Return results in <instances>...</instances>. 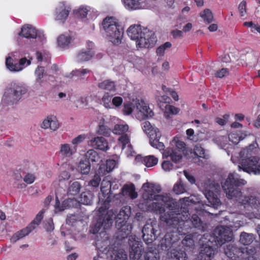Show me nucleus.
<instances>
[{
	"label": "nucleus",
	"instance_id": "f257e3e1",
	"mask_svg": "<svg viewBox=\"0 0 260 260\" xmlns=\"http://www.w3.org/2000/svg\"><path fill=\"white\" fill-rule=\"evenodd\" d=\"M188 211L180 212L179 210H170L160 217L162 222L173 228L170 230L160 240V246L162 249L168 250L171 246H175L180 242V236L185 235L189 233L192 228L201 232H204L208 228L207 224L204 223L198 215L193 214L189 218Z\"/></svg>",
	"mask_w": 260,
	"mask_h": 260
},
{
	"label": "nucleus",
	"instance_id": "f03ea898",
	"mask_svg": "<svg viewBox=\"0 0 260 260\" xmlns=\"http://www.w3.org/2000/svg\"><path fill=\"white\" fill-rule=\"evenodd\" d=\"M247 183L246 180L240 178L237 173H230L222 183V188L229 199L239 198L238 206L247 210L254 209V212L260 218V200L253 196H242V188Z\"/></svg>",
	"mask_w": 260,
	"mask_h": 260
},
{
	"label": "nucleus",
	"instance_id": "7ed1b4c3",
	"mask_svg": "<svg viewBox=\"0 0 260 260\" xmlns=\"http://www.w3.org/2000/svg\"><path fill=\"white\" fill-rule=\"evenodd\" d=\"M131 213V208L127 206L123 207L118 213L113 209L108 210L105 214L100 217L92 233H99L102 228L104 230L109 229L115 220V226L118 230L117 238L120 240L124 239L131 234L132 226L127 223Z\"/></svg>",
	"mask_w": 260,
	"mask_h": 260
},
{
	"label": "nucleus",
	"instance_id": "20e7f679",
	"mask_svg": "<svg viewBox=\"0 0 260 260\" xmlns=\"http://www.w3.org/2000/svg\"><path fill=\"white\" fill-rule=\"evenodd\" d=\"M106 36L114 44L121 43L123 35V28L117 19L113 17H107L102 22Z\"/></svg>",
	"mask_w": 260,
	"mask_h": 260
},
{
	"label": "nucleus",
	"instance_id": "39448f33",
	"mask_svg": "<svg viewBox=\"0 0 260 260\" xmlns=\"http://www.w3.org/2000/svg\"><path fill=\"white\" fill-rule=\"evenodd\" d=\"M224 250L230 260H246L249 256H254V250L249 249L247 247H238L233 244L226 245Z\"/></svg>",
	"mask_w": 260,
	"mask_h": 260
},
{
	"label": "nucleus",
	"instance_id": "423d86ee",
	"mask_svg": "<svg viewBox=\"0 0 260 260\" xmlns=\"http://www.w3.org/2000/svg\"><path fill=\"white\" fill-rule=\"evenodd\" d=\"M26 91V88L20 83L12 82L7 88L4 94L5 99L11 104H16Z\"/></svg>",
	"mask_w": 260,
	"mask_h": 260
},
{
	"label": "nucleus",
	"instance_id": "0eeeda50",
	"mask_svg": "<svg viewBox=\"0 0 260 260\" xmlns=\"http://www.w3.org/2000/svg\"><path fill=\"white\" fill-rule=\"evenodd\" d=\"M144 192L143 194V198L147 200L156 201H162L167 202L168 198L167 196L158 194L161 191L160 186L152 183L147 182L143 185Z\"/></svg>",
	"mask_w": 260,
	"mask_h": 260
},
{
	"label": "nucleus",
	"instance_id": "6e6552de",
	"mask_svg": "<svg viewBox=\"0 0 260 260\" xmlns=\"http://www.w3.org/2000/svg\"><path fill=\"white\" fill-rule=\"evenodd\" d=\"M211 238L212 236L210 234H205L199 240V242L202 244L198 255L200 260H211L214 257L215 249L212 246L209 244V242H212Z\"/></svg>",
	"mask_w": 260,
	"mask_h": 260
},
{
	"label": "nucleus",
	"instance_id": "1a4fd4ad",
	"mask_svg": "<svg viewBox=\"0 0 260 260\" xmlns=\"http://www.w3.org/2000/svg\"><path fill=\"white\" fill-rule=\"evenodd\" d=\"M213 241H215L218 244L222 245L226 242L232 241L233 233L230 229L227 226H218L213 231Z\"/></svg>",
	"mask_w": 260,
	"mask_h": 260
},
{
	"label": "nucleus",
	"instance_id": "9d476101",
	"mask_svg": "<svg viewBox=\"0 0 260 260\" xmlns=\"http://www.w3.org/2000/svg\"><path fill=\"white\" fill-rule=\"evenodd\" d=\"M259 158L257 156H251L242 160L240 165L238 166L239 170H242L248 173H253L255 175L260 174V164Z\"/></svg>",
	"mask_w": 260,
	"mask_h": 260
},
{
	"label": "nucleus",
	"instance_id": "9b49d317",
	"mask_svg": "<svg viewBox=\"0 0 260 260\" xmlns=\"http://www.w3.org/2000/svg\"><path fill=\"white\" fill-rule=\"evenodd\" d=\"M137 43L139 48H148L152 47L156 42V37L153 31L147 28L143 27Z\"/></svg>",
	"mask_w": 260,
	"mask_h": 260
},
{
	"label": "nucleus",
	"instance_id": "f8f14e48",
	"mask_svg": "<svg viewBox=\"0 0 260 260\" xmlns=\"http://www.w3.org/2000/svg\"><path fill=\"white\" fill-rule=\"evenodd\" d=\"M219 192V186L213 182H210L205 189V195L207 199L214 208H217L221 205L220 199L218 198Z\"/></svg>",
	"mask_w": 260,
	"mask_h": 260
},
{
	"label": "nucleus",
	"instance_id": "ddd939ff",
	"mask_svg": "<svg viewBox=\"0 0 260 260\" xmlns=\"http://www.w3.org/2000/svg\"><path fill=\"white\" fill-rule=\"evenodd\" d=\"M158 228L157 225L155 222L146 223L144 225L142 229L143 239L147 244L152 243L156 239L160 232L157 230Z\"/></svg>",
	"mask_w": 260,
	"mask_h": 260
},
{
	"label": "nucleus",
	"instance_id": "4468645a",
	"mask_svg": "<svg viewBox=\"0 0 260 260\" xmlns=\"http://www.w3.org/2000/svg\"><path fill=\"white\" fill-rule=\"evenodd\" d=\"M112 199L110 187L102 186L99 194V202L102 204V206L98 210L99 213H103L109 208Z\"/></svg>",
	"mask_w": 260,
	"mask_h": 260
},
{
	"label": "nucleus",
	"instance_id": "2eb2a0df",
	"mask_svg": "<svg viewBox=\"0 0 260 260\" xmlns=\"http://www.w3.org/2000/svg\"><path fill=\"white\" fill-rule=\"evenodd\" d=\"M112 199L110 187L102 186L99 194V202L102 204V206L98 210L99 213H103L109 208Z\"/></svg>",
	"mask_w": 260,
	"mask_h": 260
},
{
	"label": "nucleus",
	"instance_id": "dca6fc26",
	"mask_svg": "<svg viewBox=\"0 0 260 260\" xmlns=\"http://www.w3.org/2000/svg\"><path fill=\"white\" fill-rule=\"evenodd\" d=\"M31 63L30 59H27L26 57H22L19 59L18 63H14L13 60L11 57L6 58V65L7 68L11 71L18 72L22 70L25 67L29 65Z\"/></svg>",
	"mask_w": 260,
	"mask_h": 260
},
{
	"label": "nucleus",
	"instance_id": "f3484780",
	"mask_svg": "<svg viewBox=\"0 0 260 260\" xmlns=\"http://www.w3.org/2000/svg\"><path fill=\"white\" fill-rule=\"evenodd\" d=\"M128 244L130 246V259L131 260H142L141 257L143 248L141 242L135 239L133 240L129 239Z\"/></svg>",
	"mask_w": 260,
	"mask_h": 260
},
{
	"label": "nucleus",
	"instance_id": "a211bd4d",
	"mask_svg": "<svg viewBox=\"0 0 260 260\" xmlns=\"http://www.w3.org/2000/svg\"><path fill=\"white\" fill-rule=\"evenodd\" d=\"M180 243H177V245H176L175 246H171L168 250L162 249L160 246V243H159V246L160 249L162 250L167 251V254L170 256L174 260H186L187 257L184 250L178 247L180 246Z\"/></svg>",
	"mask_w": 260,
	"mask_h": 260
},
{
	"label": "nucleus",
	"instance_id": "6ab92c4d",
	"mask_svg": "<svg viewBox=\"0 0 260 260\" xmlns=\"http://www.w3.org/2000/svg\"><path fill=\"white\" fill-rule=\"evenodd\" d=\"M19 35L27 39H36L41 37V34L38 33L36 28L30 24L23 25Z\"/></svg>",
	"mask_w": 260,
	"mask_h": 260
},
{
	"label": "nucleus",
	"instance_id": "aec40b11",
	"mask_svg": "<svg viewBox=\"0 0 260 260\" xmlns=\"http://www.w3.org/2000/svg\"><path fill=\"white\" fill-rule=\"evenodd\" d=\"M167 202L162 201H157V202H152L149 204L147 207V210L152 212L156 214H159L160 220L162 221L160 217L167 212H165V206Z\"/></svg>",
	"mask_w": 260,
	"mask_h": 260
},
{
	"label": "nucleus",
	"instance_id": "412c9836",
	"mask_svg": "<svg viewBox=\"0 0 260 260\" xmlns=\"http://www.w3.org/2000/svg\"><path fill=\"white\" fill-rule=\"evenodd\" d=\"M89 144L93 148L103 151H106L109 149L107 141L102 137H96L92 139Z\"/></svg>",
	"mask_w": 260,
	"mask_h": 260
},
{
	"label": "nucleus",
	"instance_id": "4be33fe9",
	"mask_svg": "<svg viewBox=\"0 0 260 260\" xmlns=\"http://www.w3.org/2000/svg\"><path fill=\"white\" fill-rule=\"evenodd\" d=\"M71 9L69 7H67L63 4H62L59 8H56L55 11V19L60 20L62 22H64L67 19Z\"/></svg>",
	"mask_w": 260,
	"mask_h": 260
},
{
	"label": "nucleus",
	"instance_id": "5701e85b",
	"mask_svg": "<svg viewBox=\"0 0 260 260\" xmlns=\"http://www.w3.org/2000/svg\"><path fill=\"white\" fill-rule=\"evenodd\" d=\"M41 127L45 129L50 128L53 131H56L59 127V123L55 116H48L43 121Z\"/></svg>",
	"mask_w": 260,
	"mask_h": 260
},
{
	"label": "nucleus",
	"instance_id": "b1692460",
	"mask_svg": "<svg viewBox=\"0 0 260 260\" xmlns=\"http://www.w3.org/2000/svg\"><path fill=\"white\" fill-rule=\"evenodd\" d=\"M142 28L140 25H132L128 28L127 34L132 40L136 41V44H137L140 36V34L142 32Z\"/></svg>",
	"mask_w": 260,
	"mask_h": 260
},
{
	"label": "nucleus",
	"instance_id": "393cba45",
	"mask_svg": "<svg viewBox=\"0 0 260 260\" xmlns=\"http://www.w3.org/2000/svg\"><path fill=\"white\" fill-rule=\"evenodd\" d=\"M121 193L123 196H129L132 199H135L138 197L135 186L133 183L124 184L121 188Z\"/></svg>",
	"mask_w": 260,
	"mask_h": 260
},
{
	"label": "nucleus",
	"instance_id": "a878e982",
	"mask_svg": "<svg viewBox=\"0 0 260 260\" xmlns=\"http://www.w3.org/2000/svg\"><path fill=\"white\" fill-rule=\"evenodd\" d=\"M142 127L144 132L148 135L150 139L154 138V136L160 132L158 129L153 126L148 121H145L142 123Z\"/></svg>",
	"mask_w": 260,
	"mask_h": 260
},
{
	"label": "nucleus",
	"instance_id": "bb28decb",
	"mask_svg": "<svg viewBox=\"0 0 260 260\" xmlns=\"http://www.w3.org/2000/svg\"><path fill=\"white\" fill-rule=\"evenodd\" d=\"M166 157H170L174 162H177L182 158L181 151L177 149H168L165 151Z\"/></svg>",
	"mask_w": 260,
	"mask_h": 260
},
{
	"label": "nucleus",
	"instance_id": "cd10ccee",
	"mask_svg": "<svg viewBox=\"0 0 260 260\" xmlns=\"http://www.w3.org/2000/svg\"><path fill=\"white\" fill-rule=\"evenodd\" d=\"M35 229L34 226H31V225L29 224L26 228L23 229L17 232L12 237L11 240L13 242H16L20 239L28 235L32 231Z\"/></svg>",
	"mask_w": 260,
	"mask_h": 260
},
{
	"label": "nucleus",
	"instance_id": "c85d7f7f",
	"mask_svg": "<svg viewBox=\"0 0 260 260\" xmlns=\"http://www.w3.org/2000/svg\"><path fill=\"white\" fill-rule=\"evenodd\" d=\"M94 54V52L91 49H83L77 54V59L80 62L86 61L90 60Z\"/></svg>",
	"mask_w": 260,
	"mask_h": 260
},
{
	"label": "nucleus",
	"instance_id": "c756f323",
	"mask_svg": "<svg viewBox=\"0 0 260 260\" xmlns=\"http://www.w3.org/2000/svg\"><path fill=\"white\" fill-rule=\"evenodd\" d=\"M98 87L102 90H108L109 91H115V83L111 80H105L98 83Z\"/></svg>",
	"mask_w": 260,
	"mask_h": 260
},
{
	"label": "nucleus",
	"instance_id": "7c9ffc66",
	"mask_svg": "<svg viewBox=\"0 0 260 260\" xmlns=\"http://www.w3.org/2000/svg\"><path fill=\"white\" fill-rule=\"evenodd\" d=\"M181 243L184 247V250H191L193 249L194 243L193 240V235L192 234L186 235L184 238L182 240Z\"/></svg>",
	"mask_w": 260,
	"mask_h": 260
},
{
	"label": "nucleus",
	"instance_id": "2f4dec72",
	"mask_svg": "<svg viewBox=\"0 0 260 260\" xmlns=\"http://www.w3.org/2000/svg\"><path fill=\"white\" fill-rule=\"evenodd\" d=\"M161 137L160 132H157V134L154 136V138L149 139L150 145L154 148H156L160 150H164L165 145L162 142H159Z\"/></svg>",
	"mask_w": 260,
	"mask_h": 260
},
{
	"label": "nucleus",
	"instance_id": "473e14b6",
	"mask_svg": "<svg viewBox=\"0 0 260 260\" xmlns=\"http://www.w3.org/2000/svg\"><path fill=\"white\" fill-rule=\"evenodd\" d=\"M111 132V129L105 124V120L104 119L101 120L99 124L97 133L100 135L109 137L110 135Z\"/></svg>",
	"mask_w": 260,
	"mask_h": 260
},
{
	"label": "nucleus",
	"instance_id": "72a5a7b5",
	"mask_svg": "<svg viewBox=\"0 0 260 260\" xmlns=\"http://www.w3.org/2000/svg\"><path fill=\"white\" fill-rule=\"evenodd\" d=\"M254 239L253 234L242 232L240 235V242L244 245H248L252 243Z\"/></svg>",
	"mask_w": 260,
	"mask_h": 260
},
{
	"label": "nucleus",
	"instance_id": "f704fd0d",
	"mask_svg": "<svg viewBox=\"0 0 260 260\" xmlns=\"http://www.w3.org/2000/svg\"><path fill=\"white\" fill-rule=\"evenodd\" d=\"M144 259L145 260H159V255L156 249L150 248L145 252Z\"/></svg>",
	"mask_w": 260,
	"mask_h": 260
},
{
	"label": "nucleus",
	"instance_id": "c9c22d12",
	"mask_svg": "<svg viewBox=\"0 0 260 260\" xmlns=\"http://www.w3.org/2000/svg\"><path fill=\"white\" fill-rule=\"evenodd\" d=\"M141 0H123L124 5L128 10H136L141 8Z\"/></svg>",
	"mask_w": 260,
	"mask_h": 260
},
{
	"label": "nucleus",
	"instance_id": "e433bc0d",
	"mask_svg": "<svg viewBox=\"0 0 260 260\" xmlns=\"http://www.w3.org/2000/svg\"><path fill=\"white\" fill-rule=\"evenodd\" d=\"M93 198V193L90 191H86L82 192L80 195V202L84 205H90L92 203Z\"/></svg>",
	"mask_w": 260,
	"mask_h": 260
},
{
	"label": "nucleus",
	"instance_id": "4c0bfd02",
	"mask_svg": "<svg viewBox=\"0 0 260 260\" xmlns=\"http://www.w3.org/2000/svg\"><path fill=\"white\" fill-rule=\"evenodd\" d=\"M71 40V37L70 35H60L57 38V44L59 47L64 48L69 46Z\"/></svg>",
	"mask_w": 260,
	"mask_h": 260
},
{
	"label": "nucleus",
	"instance_id": "58836bf2",
	"mask_svg": "<svg viewBox=\"0 0 260 260\" xmlns=\"http://www.w3.org/2000/svg\"><path fill=\"white\" fill-rule=\"evenodd\" d=\"M85 160L91 162H98L100 160L99 154L93 149H90L85 153Z\"/></svg>",
	"mask_w": 260,
	"mask_h": 260
},
{
	"label": "nucleus",
	"instance_id": "ea45409f",
	"mask_svg": "<svg viewBox=\"0 0 260 260\" xmlns=\"http://www.w3.org/2000/svg\"><path fill=\"white\" fill-rule=\"evenodd\" d=\"M119 143L122 145V149L126 148L127 145V149L129 150V152L131 153V149H132V146L130 143V139L127 134H123L121 135L118 139Z\"/></svg>",
	"mask_w": 260,
	"mask_h": 260
},
{
	"label": "nucleus",
	"instance_id": "a19ab883",
	"mask_svg": "<svg viewBox=\"0 0 260 260\" xmlns=\"http://www.w3.org/2000/svg\"><path fill=\"white\" fill-rule=\"evenodd\" d=\"M81 188L80 183L78 181L73 182L69 187L68 192L71 195L76 196L80 192Z\"/></svg>",
	"mask_w": 260,
	"mask_h": 260
},
{
	"label": "nucleus",
	"instance_id": "79ce46f5",
	"mask_svg": "<svg viewBox=\"0 0 260 260\" xmlns=\"http://www.w3.org/2000/svg\"><path fill=\"white\" fill-rule=\"evenodd\" d=\"M75 149H71L68 144H61L60 147V153L64 157H70L74 152Z\"/></svg>",
	"mask_w": 260,
	"mask_h": 260
},
{
	"label": "nucleus",
	"instance_id": "37998d69",
	"mask_svg": "<svg viewBox=\"0 0 260 260\" xmlns=\"http://www.w3.org/2000/svg\"><path fill=\"white\" fill-rule=\"evenodd\" d=\"M91 168L90 162L89 161L84 159L81 160L78 168L83 174H87L90 172Z\"/></svg>",
	"mask_w": 260,
	"mask_h": 260
},
{
	"label": "nucleus",
	"instance_id": "c03bdc74",
	"mask_svg": "<svg viewBox=\"0 0 260 260\" xmlns=\"http://www.w3.org/2000/svg\"><path fill=\"white\" fill-rule=\"evenodd\" d=\"M137 108L139 109L140 112L147 116L152 117L153 115L152 111L150 110L149 106L143 101H141V103L138 104Z\"/></svg>",
	"mask_w": 260,
	"mask_h": 260
},
{
	"label": "nucleus",
	"instance_id": "a18cd8bd",
	"mask_svg": "<svg viewBox=\"0 0 260 260\" xmlns=\"http://www.w3.org/2000/svg\"><path fill=\"white\" fill-rule=\"evenodd\" d=\"M193 153L198 158H208V155L205 154V149L200 144H197L194 146Z\"/></svg>",
	"mask_w": 260,
	"mask_h": 260
},
{
	"label": "nucleus",
	"instance_id": "49530a36",
	"mask_svg": "<svg viewBox=\"0 0 260 260\" xmlns=\"http://www.w3.org/2000/svg\"><path fill=\"white\" fill-rule=\"evenodd\" d=\"M200 16L204 19V21L207 23H211L213 19L212 13L209 9H206L201 12L200 13Z\"/></svg>",
	"mask_w": 260,
	"mask_h": 260
},
{
	"label": "nucleus",
	"instance_id": "de8ad7c7",
	"mask_svg": "<svg viewBox=\"0 0 260 260\" xmlns=\"http://www.w3.org/2000/svg\"><path fill=\"white\" fill-rule=\"evenodd\" d=\"M128 129V126L127 124H116L112 131L113 133L116 135H123Z\"/></svg>",
	"mask_w": 260,
	"mask_h": 260
},
{
	"label": "nucleus",
	"instance_id": "09e8293b",
	"mask_svg": "<svg viewBox=\"0 0 260 260\" xmlns=\"http://www.w3.org/2000/svg\"><path fill=\"white\" fill-rule=\"evenodd\" d=\"M90 72V70L87 69L75 70L72 72L71 74L72 76L77 77L78 79H82L84 78L85 75L89 73Z\"/></svg>",
	"mask_w": 260,
	"mask_h": 260
},
{
	"label": "nucleus",
	"instance_id": "8fccbe9b",
	"mask_svg": "<svg viewBox=\"0 0 260 260\" xmlns=\"http://www.w3.org/2000/svg\"><path fill=\"white\" fill-rule=\"evenodd\" d=\"M113 95L109 92H105L102 98L103 106L106 108H110L112 104V98Z\"/></svg>",
	"mask_w": 260,
	"mask_h": 260
},
{
	"label": "nucleus",
	"instance_id": "3c124183",
	"mask_svg": "<svg viewBox=\"0 0 260 260\" xmlns=\"http://www.w3.org/2000/svg\"><path fill=\"white\" fill-rule=\"evenodd\" d=\"M158 162V159L153 155L145 156L144 165L146 167H152L155 166Z\"/></svg>",
	"mask_w": 260,
	"mask_h": 260
},
{
	"label": "nucleus",
	"instance_id": "603ef678",
	"mask_svg": "<svg viewBox=\"0 0 260 260\" xmlns=\"http://www.w3.org/2000/svg\"><path fill=\"white\" fill-rule=\"evenodd\" d=\"M45 211L44 209L41 210L36 215L35 219L29 224L31 226H34L36 229V226L40 224L43 218V214Z\"/></svg>",
	"mask_w": 260,
	"mask_h": 260
},
{
	"label": "nucleus",
	"instance_id": "864d4df0",
	"mask_svg": "<svg viewBox=\"0 0 260 260\" xmlns=\"http://www.w3.org/2000/svg\"><path fill=\"white\" fill-rule=\"evenodd\" d=\"M101 181V178L99 174H96L94 175L93 178L89 181L88 185L89 186L98 188L99 187Z\"/></svg>",
	"mask_w": 260,
	"mask_h": 260
},
{
	"label": "nucleus",
	"instance_id": "5fc2aeb1",
	"mask_svg": "<svg viewBox=\"0 0 260 260\" xmlns=\"http://www.w3.org/2000/svg\"><path fill=\"white\" fill-rule=\"evenodd\" d=\"M44 72L45 69L43 67L39 66L36 69L35 75L36 76V80L39 84H41L42 82L41 79L43 77Z\"/></svg>",
	"mask_w": 260,
	"mask_h": 260
},
{
	"label": "nucleus",
	"instance_id": "6e6d98bb",
	"mask_svg": "<svg viewBox=\"0 0 260 260\" xmlns=\"http://www.w3.org/2000/svg\"><path fill=\"white\" fill-rule=\"evenodd\" d=\"M229 139L233 144H237L240 141L243 139V138L237 133H231L229 135Z\"/></svg>",
	"mask_w": 260,
	"mask_h": 260
},
{
	"label": "nucleus",
	"instance_id": "4d7b16f0",
	"mask_svg": "<svg viewBox=\"0 0 260 260\" xmlns=\"http://www.w3.org/2000/svg\"><path fill=\"white\" fill-rule=\"evenodd\" d=\"M171 43L169 42H166L163 45H160L156 49L157 54L159 56H162L164 55L165 50L167 48H170L171 47Z\"/></svg>",
	"mask_w": 260,
	"mask_h": 260
},
{
	"label": "nucleus",
	"instance_id": "13d9d810",
	"mask_svg": "<svg viewBox=\"0 0 260 260\" xmlns=\"http://www.w3.org/2000/svg\"><path fill=\"white\" fill-rule=\"evenodd\" d=\"M89 10L87 7H80L75 11L76 15L80 18H84L87 16Z\"/></svg>",
	"mask_w": 260,
	"mask_h": 260
},
{
	"label": "nucleus",
	"instance_id": "bf43d9fd",
	"mask_svg": "<svg viewBox=\"0 0 260 260\" xmlns=\"http://www.w3.org/2000/svg\"><path fill=\"white\" fill-rule=\"evenodd\" d=\"M96 248L102 252H104L106 250L107 241L106 240L101 241L97 240L95 242Z\"/></svg>",
	"mask_w": 260,
	"mask_h": 260
},
{
	"label": "nucleus",
	"instance_id": "052dcab7",
	"mask_svg": "<svg viewBox=\"0 0 260 260\" xmlns=\"http://www.w3.org/2000/svg\"><path fill=\"white\" fill-rule=\"evenodd\" d=\"M133 111V104L131 102H127L124 104L123 112L124 114L128 115L131 114Z\"/></svg>",
	"mask_w": 260,
	"mask_h": 260
},
{
	"label": "nucleus",
	"instance_id": "680f3d73",
	"mask_svg": "<svg viewBox=\"0 0 260 260\" xmlns=\"http://www.w3.org/2000/svg\"><path fill=\"white\" fill-rule=\"evenodd\" d=\"M85 135H80L72 140V143L75 145L74 147V149H75V151H76V147L77 145L81 143L85 140Z\"/></svg>",
	"mask_w": 260,
	"mask_h": 260
},
{
	"label": "nucleus",
	"instance_id": "e2e57ef3",
	"mask_svg": "<svg viewBox=\"0 0 260 260\" xmlns=\"http://www.w3.org/2000/svg\"><path fill=\"white\" fill-rule=\"evenodd\" d=\"M186 135L188 139L197 142L198 140V137L194 135V130L192 128H188L186 131Z\"/></svg>",
	"mask_w": 260,
	"mask_h": 260
},
{
	"label": "nucleus",
	"instance_id": "0e129e2a",
	"mask_svg": "<svg viewBox=\"0 0 260 260\" xmlns=\"http://www.w3.org/2000/svg\"><path fill=\"white\" fill-rule=\"evenodd\" d=\"M173 191L177 194H180L184 193L185 189L183 184L181 183H176L173 187Z\"/></svg>",
	"mask_w": 260,
	"mask_h": 260
},
{
	"label": "nucleus",
	"instance_id": "69168bd1",
	"mask_svg": "<svg viewBox=\"0 0 260 260\" xmlns=\"http://www.w3.org/2000/svg\"><path fill=\"white\" fill-rule=\"evenodd\" d=\"M116 161L114 159H108L106 161V170L107 172H110L112 171L115 166H116Z\"/></svg>",
	"mask_w": 260,
	"mask_h": 260
},
{
	"label": "nucleus",
	"instance_id": "338daca9",
	"mask_svg": "<svg viewBox=\"0 0 260 260\" xmlns=\"http://www.w3.org/2000/svg\"><path fill=\"white\" fill-rule=\"evenodd\" d=\"M229 74V72L228 69L222 68V69L217 71L215 74V76L217 78H222L224 77L228 76Z\"/></svg>",
	"mask_w": 260,
	"mask_h": 260
},
{
	"label": "nucleus",
	"instance_id": "774afa93",
	"mask_svg": "<svg viewBox=\"0 0 260 260\" xmlns=\"http://www.w3.org/2000/svg\"><path fill=\"white\" fill-rule=\"evenodd\" d=\"M115 255L114 260H127V255L123 252L113 253Z\"/></svg>",
	"mask_w": 260,
	"mask_h": 260
}]
</instances>
